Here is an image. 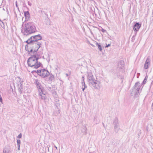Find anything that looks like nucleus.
<instances>
[{
  "label": "nucleus",
  "mask_w": 153,
  "mask_h": 153,
  "mask_svg": "<svg viewBox=\"0 0 153 153\" xmlns=\"http://www.w3.org/2000/svg\"><path fill=\"white\" fill-rule=\"evenodd\" d=\"M30 39H28L26 41L27 44L26 46V49L28 52L34 53L41 47L42 43L38 41L30 42Z\"/></svg>",
  "instance_id": "obj_1"
},
{
  "label": "nucleus",
  "mask_w": 153,
  "mask_h": 153,
  "mask_svg": "<svg viewBox=\"0 0 153 153\" xmlns=\"http://www.w3.org/2000/svg\"><path fill=\"white\" fill-rule=\"evenodd\" d=\"M36 30V27L33 22H29L25 24V28L22 30L24 35H28L35 32Z\"/></svg>",
  "instance_id": "obj_2"
},
{
  "label": "nucleus",
  "mask_w": 153,
  "mask_h": 153,
  "mask_svg": "<svg viewBox=\"0 0 153 153\" xmlns=\"http://www.w3.org/2000/svg\"><path fill=\"white\" fill-rule=\"evenodd\" d=\"M38 60L34 57L31 56L27 60L28 65L29 66L33 68L37 69L40 67L41 65L40 62H38Z\"/></svg>",
  "instance_id": "obj_3"
},
{
  "label": "nucleus",
  "mask_w": 153,
  "mask_h": 153,
  "mask_svg": "<svg viewBox=\"0 0 153 153\" xmlns=\"http://www.w3.org/2000/svg\"><path fill=\"white\" fill-rule=\"evenodd\" d=\"M35 83L36 86L38 88L39 92V94L41 97L42 100H45L46 98V96L44 92V89L42 86L40 84L38 80L36 79L35 80Z\"/></svg>",
  "instance_id": "obj_4"
},
{
  "label": "nucleus",
  "mask_w": 153,
  "mask_h": 153,
  "mask_svg": "<svg viewBox=\"0 0 153 153\" xmlns=\"http://www.w3.org/2000/svg\"><path fill=\"white\" fill-rule=\"evenodd\" d=\"M37 72L39 75L43 78L46 77L49 75V73L48 71L45 69L37 70Z\"/></svg>",
  "instance_id": "obj_5"
},
{
  "label": "nucleus",
  "mask_w": 153,
  "mask_h": 153,
  "mask_svg": "<svg viewBox=\"0 0 153 153\" xmlns=\"http://www.w3.org/2000/svg\"><path fill=\"white\" fill-rule=\"evenodd\" d=\"M90 84L96 89H100L101 86V84L100 82L96 80H94Z\"/></svg>",
  "instance_id": "obj_6"
},
{
  "label": "nucleus",
  "mask_w": 153,
  "mask_h": 153,
  "mask_svg": "<svg viewBox=\"0 0 153 153\" xmlns=\"http://www.w3.org/2000/svg\"><path fill=\"white\" fill-rule=\"evenodd\" d=\"M42 39V37L41 35L39 34L31 36L28 39H30V42L38 41H37L41 40Z\"/></svg>",
  "instance_id": "obj_7"
},
{
  "label": "nucleus",
  "mask_w": 153,
  "mask_h": 153,
  "mask_svg": "<svg viewBox=\"0 0 153 153\" xmlns=\"http://www.w3.org/2000/svg\"><path fill=\"white\" fill-rule=\"evenodd\" d=\"M87 73V78L89 82V84H90L95 79L91 72H88Z\"/></svg>",
  "instance_id": "obj_8"
},
{
  "label": "nucleus",
  "mask_w": 153,
  "mask_h": 153,
  "mask_svg": "<svg viewBox=\"0 0 153 153\" xmlns=\"http://www.w3.org/2000/svg\"><path fill=\"white\" fill-rule=\"evenodd\" d=\"M114 123L115 125L114 129L115 131L117 132L119 129V128L118 127L119 126L118 120L117 119H115L114 122Z\"/></svg>",
  "instance_id": "obj_9"
},
{
  "label": "nucleus",
  "mask_w": 153,
  "mask_h": 153,
  "mask_svg": "<svg viewBox=\"0 0 153 153\" xmlns=\"http://www.w3.org/2000/svg\"><path fill=\"white\" fill-rule=\"evenodd\" d=\"M150 59L148 57L144 65V69H147L149 68L150 64Z\"/></svg>",
  "instance_id": "obj_10"
},
{
  "label": "nucleus",
  "mask_w": 153,
  "mask_h": 153,
  "mask_svg": "<svg viewBox=\"0 0 153 153\" xmlns=\"http://www.w3.org/2000/svg\"><path fill=\"white\" fill-rule=\"evenodd\" d=\"M141 27V25L138 23H136L133 27V29L134 31H138Z\"/></svg>",
  "instance_id": "obj_11"
},
{
  "label": "nucleus",
  "mask_w": 153,
  "mask_h": 153,
  "mask_svg": "<svg viewBox=\"0 0 153 153\" xmlns=\"http://www.w3.org/2000/svg\"><path fill=\"white\" fill-rule=\"evenodd\" d=\"M22 82H19L17 83V85L18 87V91L21 94L22 92L21 89L22 88Z\"/></svg>",
  "instance_id": "obj_12"
},
{
  "label": "nucleus",
  "mask_w": 153,
  "mask_h": 153,
  "mask_svg": "<svg viewBox=\"0 0 153 153\" xmlns=\"http://www.w3.org/2000/svg\"><path fill=\"white\" fill-rule=\"evenodd\" d=\"M24 16L25 18V21H28L30 19V14L28 11L24 12Z\"/></svg>",
  "instance_id": "obj_13"
},
{
  "label": "nucleus",
  "mask_w": 153,
  "mask_h": 153,
  "mask_svg": "<svg viewBox=\"0 0 153 153\" xmlns=\"http://www.w3.org/2000/svg\"><path fill=\"white\" fill-rule=\"evenodd\" d=\"M11 151L9 147H6L3 150V153H11Z\"/></svg>",
  "instance_id": "obj_14"
},
{
  "label": "nucleus",
  "mask_w": 153,
  "mask_h": 153,
  "mask_svg": "<svg viewBox=\"0 0 153 153\" xmlns=\"http://www.w3.org/2000/svg\"><path fill=\"white\" fill-rule=\"evenodd\" d=\"M134 86L135 88L137 90V91H139L140 88V85L139 82H137L135 83Z\"/></svg>",
  "instance_id": "obj_15"
},
{
  "label": "nucleus",
  "mask_w": 153,
  "mask_h": 153,
  "mask_svg": "<svg viewBox=\"0 0 153 153\" xmlns=\"http://www.w3.org/2000/svg\"><path fill=\"white\" fill-rule=\"evenodd\" d=\"M60 113V111L59 109H58L56 111H55L53 113V116H57V115L59 114Z\"/></svg>",
  "instance_id": "obj_16"
},
{
  "label": "nucleus",
  "mask_w": 153,
  "mask_h": 153,
  "mask_svg": "<svg viewBox=\"0 0 153 153\" xmlns=\"http://www.w3.org/2000/svg\"><path fill=\"white\" fill-rule=\"evenodd\" d=\"M87 128L85 126L81 130V131L82 133H84L85 134H87Z\"/></svg>",
  "instance_id": "obj_17"
},
{
  "label": "nucleus",
  "mask_w": 153,
  "mask_h": 153,
  "mask_svg": "<svg viewBox=\"0 0 153 153\" xmlns=\"http://www.w3.org/2000/svg\"><path fill=\"white\" fill-rule=\"evenodd\" d=\"M31 56H32V57H34L35 58H36V59L38 60V59L39 58L40 55L38 53H36V54L32 55H31Z\"/></svg>",
  "instance_id": "obj_18"
},
{
  "label": "nucleus",
  "mask_w": 153,
  "mask_h": 153,
  "mask_svg": "<svg viewBox=\"0 0 153 153\" xmlns=\"http://www.w3.org/2000/svg\"><path fill=\"white\" fill-rule=\"evenodd\" d=\"M21 144V140H17V145L18 147V150H20V145Z\"/></svg>",
  "instance_id": "obj_19"
},
{
  "label": "nucleus",
  "mask_w": 153,
  "mask_h": 153,
  "mask_svg": "<svg viewBox=\"0 0 153 153\" xmlns=\"http://www.w3.org/2000/svg\"><path fill=\"white\" fill-rule=\"evenodd\" d=\"M49 75V80L51 81L54 79V76L52 74H50Z\"/></svg>",
  "instance_id": "obj_20"
},
{
  "label": "nucleus",
  "mask_w": 153,
  "mask_h": 153,
  "mask_svg": "<svg viewBox=\"0 0 153 153\" xmlns=\"http://www.w3.org/2000/svg\"><path fill=\"white\" fill-rule=\"evenodd\" d=\"M96 46L98 47L100 51H102V48L101 45L100 44H99L97 42L96 43Z\"/></svg>",
  "instance_id": "obj_21"
},
{
  "label": "nucleus",
  "mask_w": 153,
  "mask_h": 153,
  "mask_svg": "<svg viewBox=\"0 0 153 153\" xmlns=\"http://www.w3.org/2000/svg\"><path fill=\"white\" fill-rule=\"evenodd\" d=\"M148 79V76H146L143 81V83L144 84H145Z\"/></svg>",
  "instance_id": "obj_22"
},
{
  "label": "nucleus",
  "mask_w": 153,
  "mask_h": 153,
  "mask_svg": "<svg viewBox=\"0 0 153 153\" xmlns=\"http://www.w3.org/2000/svg\"><path fill=\"white\" fill-rule=\"evenodd\" d=\"M22 137V134L21 133H20L17 136V138H21Z\"/></svg>",
  "instance_id": "obj_23"
},
{
  "label": "nucleus",
  "mask_w": 153,
  "mask_h": 153,
  "mask_svg": "<svg viewBox=\"0 0 153 153\" xmlns=\"http://www.w3.org/2000/svg\"><path fill=\"white\" fill-rule=\"evenodd\" d=\"M82 87L83 86H84L85 85V82H84V81H82Z\"/></svg>",
  "instance_id": "obj_24"
},
{
  "label": "nucleus",
  "mask_w": 153,
  "mask_h": 153,
  "mask_svg": "<svg viewBox=\"0 0 153 153\" xmlns=\"http://www.w3.org/2000/svg\"><path fill=\"white\" fill-rule=\"evenodd\" d=\"M28 5H29L30 6H31V3L29 1H28Z\"/></svg>",
  "instance_id": "obj_25"
},
{
  "label": "nucleus",
  "mask_w": 153,
  "mask_h": 153,
  "mask_svg": "<svg viewBox=\"0 0 153 153\" xmlns=\"http://www.w3.org/2000/svg\"><path fill=\"white\" fill-rule=\"evenodd\" d=\"M1 22V23H2V24H3V25L1 24V26L3 28V27H4V23H3V22Z\"/></svg>",
  "instance_id": "obj_26"
},
{
  "label": "nucleus",
  "mask_w": 153,
  "mask_h": 153,
  "mask_svg": "<svg viewBox=\"0 0 153 153\" xmlns=\"http://www.w3.org/2000/svg\"><path fill=\"white\" fill-rule=\"evenodd\" d=\"M0 102H2V99L1 96L0 97Z\"/></svg>",
  "instance_id": "obj_27"
},
{
  "label": "nucleus",
  "mask_w": 153,
  "mask_h": 153,
  "mask_svg": "<svg viewBox=\"0 0 153 153\" xmlns=\"http://www.w3.org/2000/svg\"><path fill=\"white\" fill-rule=\"evenodd\" d=\"M151 108H152V111H153V102L152 104V105L151 106Z\"/></svg>",
  "instance_id": "obj_28"
},
{
  "label": "nucleus",
  "mask_w": 153,
  "mask_h": 153,
  "mask_svg": "<svg viewBox=\"0 0 153 153\" xmlns=\"http://www.w3.org/2000/svg\"><path fill=\"white\" fill-rule=\"evenodd\" d=\"M110 46V44H109L108 45H107L105 47L107 48V47Z\"/></svg>",
  "instance_id": "obj_29"
},
{
  "label": "nucleus",
  "mask_w": 153,
  "mask_h": 153,
  "mask_svg": "<svg viewBox=\"0 0 153 153\" xmlns=\"http://www.w3.org/2000/svg\"><path fill=\"white\" fill-rule=\"evenodd\" d=\"M16 7H18V6L17 4V1H16Z\"/></svg>",
  "instance_id": "obj_30"
},
{
  "label": "nucleus",
  "mask_w": 153,
  "mask_h": 153,
  "mask_svg": "<svg viewBox=\"0 0 153 153\" xmlns=\"http://www.w3.org/2000/svg\"><path fill=\"white\" fill-rule=\"evenodd\" d=\"M106 31L104 29H102V31L103 32H105Z\"/></svg>",
  "instance_id": "obj_31"
},
{
  "label": "nucleus",
  "mask_w": 153,
  "mask_h": 153,
  "mask_svg": "<svg viewBox=\"0 0 153 153\" xmlns=\"http://www.w3.org/2000/svg\"><path fill=\"white\" fill-rule=\"evenodd\" d=\"M82 79H83V80L82 81H84V78L83 76H82Z\"/></svg>",
  "instance_id": "obj_32"
},
{
  "label": "nucleus",
  "mask_w": 153,
  "mask_h": 153,
  "mask_svg": "<svg viewBox=\"0 0 153 153\" xmlns=\"http://www.w3.org/2000/svg\"><path fill=\"white\" fill-rule=\"evenodd\" d=\"M54 146V147L56 148V149L57 150H58V149H57V147L56 146H55V145Z\"/></svg>",
  "instance_id": "obj_33"
},
{
  "label": "nucleus",
  "mask_w": 153,
  "mask_h": 153,
  "mask_svg": "<svg viewBox=\"0 0 153 153\" xmlns=\"http://www.w3.org/2000/svg\"><path fill=\"white\" fill-rule=\"evenodd\" d=\"M85 88H82V91H84V90H85Z\"/></svg>",
  "instance_id": "obj_34"
},
{
  "label": "nucleus",
  "mask_w": 153,
  "mask_h": 153,
  "mask_svg": "<svg viewBox=\"0 0 153 153\" xmlns=\"http://www.w3.org/2000/svg\"><path fill=\"white\" fill-rule=\"evenodd\" d=\"M84 88H87V86L85 85L84 86Z\"/></svg>",
  "instance_id": "obj_35"
},
{
  "label": "nucleus",
  "mask_w": 153,
  "mask_h": 153,
  "mask_svg": "<svg viewBox=\"0 0 153 153\" xmlns=\"http://www.w3.org/2000/svg\"><path fill=\"white\" fill-rule=\"evenodd\" d=\"M65 74L67 76H68V74Z\"/></svg>",
  "instance_id": "obj_36"
},
{
  "label": "nucleus",
  "mask_w": 153,
  "mask_h": 153,
  "mask_svg": "<svg viewBox=\"0 0 153 153\" xmlns=\"http://www.w3.org/2000/svg\"><path fill=\"white\" fill-rule=\"evenodd\" d=\"M102 124H103V126L104 127H105V126L104 124L103 123H102Z\"/></svg>",
  "instance_id": "obj_37"
},
{
  "label": "nucleus",
  "mask_w": 153,
  "mask_h": 153,
  "mask_svg": "<svg viewBox=\"0 0 153 153\" xmlns=\"http://www.w3.org/2000/svg\"><path fill=\"white\" fill-rule=\"evenodd\" d=\"M120 65H120H120H119L118 66H120Z\"/></svg>",
  "instance_id": "obj_38"
},
{
  "label": "nucleus",
  "mask_w": 153,
  "mask_h": 153,
  "mask_svg": "<svg viewBox=\"0 0 153 153\" xmlns=\"http://www.w3.org/2000/svg\"><path fill=\"white\" fill-rule=\"evenodd\" d=\"M121 68H122V67L121 66Z\"/></svg>",
  "instance_id": "obj_39"
},
{
  "label": "nucleus",
  "mask_w": 153,
  "mask_h": 153,
  "mask_svg": "<svg viewBox=\"0 0 153 153\" xmlns=\"http://www.w3.org/2000/svg\"><path fill=\"white\" fill-rule=\"evenodd\" d=\"M89 153H91V152H89Z\"/></svg>",
  "instance_id": "obj_40"
},
{
  "label": "nucleus",
  "mask_w": 153,
  "mask_h": 153,
  "mask_svg": "<svg viewBox=\"0 0 153 153\" xmlns=\"http://www.w3.org/2000/svg\"><path fill=\"white\" fill-rule=\"evenodd\" d=\"M1 21V20L0 19V21Z\"/></svg>",
  "instance_id": "obj_41"
}]
</instances>
